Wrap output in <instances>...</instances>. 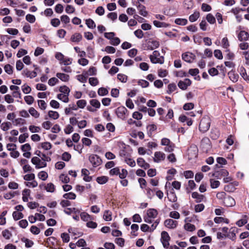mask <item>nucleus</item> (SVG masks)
<instances>
[{
	"label": "nucleus",
	"instance_id": "a19ab883",
	"mask_svg": "<svg viewBox=\"0 0 249 249\" xmlns=\"http://www.w3.org/2000/svg\"><path fill=\"white\" fill-rule=\"evenodd\" d=\"M59 91H60V92L63 93L64 94L69 95V93L70 92V89L67 86H61L60 87Z\"/></svg>",
	"mask_w": 249,
	"mask_h": 249
},
{
	"label": "nucleus",
	"instance_id": "f257e3e1",
	"mask_svg": "<svg viewBox=\"0 0 249 249\" xmlns=\"http://www.w3.org/2000/svg\"><path fill=\"white\" fill-rule=\"evenodd\" d=\"M151 62L153 64H162L164 62V57L160 55V53L158 51H154L152 54L149 56Z\"/></svg>",
	"mask_w": 249,
	"mask_h": 249
},
{
	"label": "nucleus",
	"instance_id": "864d4df0",
	"mask_svg": "<svg viewBox=\"0 0 249 249\" xmlns=\"http://www.w3.org/2000/svg\"><path fill=\"white\" fill-rule=\"evenodd\" d=\"M5 71L8 74L13 73V67L10 64H6L4 67Z\"/></svg>",
	"mask_w": 249,
	"mask_h": 249
},
{
	"label": "nucleus",
	"instance_id": "e433bc0d",
	"mask_svg": "<svg viewBox=\"0 0 249 249\" xmlns=\"http://www.w3.org/2000/svg\"><path fill=\"white\" fill-rule=\"evenodd\" d=\"M12 215L15 220H18L23 217V213L20 212H14Z\"/></svg>",
	"mask_w": 249,
	"mask_h": 249
},
{
	"label": "nucleus",
	"instance_id": "0e129e2a",
	"mask_svg": "<svg viewBox=\"0 0 249 249\" xmlns=\"http://www.w3.org/2000/svg\"><path fill=\"white\" fill-rule=\"evenodd\" d=\"M204 205L203 204L196 205L195 207V211L196 213L202 211L204 209Z\"/></svg>",
	"mask_w": 249,
	"mask_h": 249
},
{
	"label": "nucleus",
	"instance_id": "4be33fe9",
	"mask_svg": "<svg viewBox=\"0 0 249 249\" xmlns=\"http://www.w3.org/2000/svg\"><path fill=\"white\" fill-rule=\"evenodd\" d=\"M147 214L148 217L154 218L158 215V212L156 209H149L147 210Z\"/></svg>",
	"mask_w": 249,
	"mask_h": 249
},
{
	"label": "nucleus",
	"instance_id": "f8f14e48",
	"mask_svg": "<svg viewBox=\"0 0 249 249\" xmlns=\"http://www.w3.org/2000/svg\"><path fill=\"white\" fill-rule=\"evenodd\" d=\"M159 42L156 40H149L146 44L147 50H153L159 47Z\"/></svg>",
	"mask_w": 249,
	"mask_h": 249
},
{
	"label": "nucleus",
	"instance_id": "1a4fd4ad",
	"mask_svg": "<svg viewBox=\"0 0 249 249\" xmlns=\"http://www.w3.org/2000/svg\"><path fill=\"white\" fill-rule=\"evenodd\" d=\"M191 81L188 78H186L184 81H179L178 83V87L182 90H185L188 86L191 85Z\"/></svg>",
	"mask_w": 249,
	"mask_h": 249
},
{
	"label": "nucleus",
	"instance_id": "b1692460",
	"mask_svg": "<svg viewBox=\"0 0 249 249\" xmlns=\"http://www.w3.org/2000/svg\"><path fill=\"white\" fill-rule=\"evenodd\" d=\"M153 24L155 26L158 28L164 27L166 28L169 26V24L163 22H160L157 20L153 21Z\"/></svg>",
	"mask_w": 249,
	"mask_h": 249
},
{
	"label": "nucleus",
	"instance_id": "bb28decb",
	"mask_svg": "<svg viewBox=\"0 0 249 249\" xmlns=\"http://www.w3.org/2000/svg\"><path fill=\"white\" fill-rule=\"evenodd\" d=\"M138 9L139 10V13L140 15L143 17H146L147 12L145 10V6L139 4L138 6Z\"/></svg>",
	"mask_w": 249,
	"mask_h": 249
},
{
	"label": "nucleus",
	"instance_id": "f704fd0d",
	"mask_svg": "<svg viewBox=\"0 0 249 249\" xmlns=\"http://www.w3.org/2000/svg\"><path fill=\"white\" fill-rule=\"evenodd\" d=\"M57 98L62 100L64 103H68L69 102L68 95L60 93L57 95Z\"/></svg>",
	"mask_w": 249,
	"mask_h": 249
},
{
	"label": "nucleus",
	"instance_id": "0eeeda50",
	"mask_svg": "<svg viewBox=\"0 0 249 249\" xmlns=\"http://www.w3.org/2000/svg\"><path fill=\"white\" fill-rule=\"evenodd\" d=\"M222 203L225 206L232 207L235 205V201L233 197L227 195L222 202Z\"/></svg>",
	"mask_w": 249,
	"mask_h": 249
},
{
	"label": "nucleus",
	"instance_id": "e2e57ef3",
	"mask_svg": "<svg viewBox=\"0 0 249 249\" xmlns=\"http://www.w3.org/2000/svg\"><path fill=\"white\" fill-rule=\"evenodd\" d=\"M51 23L53 26L56 27L60 25V21L58 18H54L51 20Z\"/></svg>",
	"mask_w": 249,
	"mask_h": 249
},
{
	"label": "nucleus",
	"instance_id": "6e6552de",
	"mask_svg": "<svg viewBox=\"0 0 249 249\" xmlns=\"http://www.w3.org/2000/svg\"><path fill=\"white\" fill-rule=\"evenodd\" d=\"M127 112V109L123 106L118 107L116 110V113L118 117L122 119L125 118V114Z\"/></svg>",
	"mask_w": 249,
	"mask_h": 249
},
{
	"label": "nucleus",
	"instance_id": "5fc2aeb1",
	"mask_svg": "<svg viewBox=\"0 0 249 249\" xmlns=\"http://www.w3.org/2000/svg\"><path fill=\"white\" fill-rule=\"evenodd\" d=\"M108 92L107 89L105 88H100L98 89V94L100 96H104L108 94Z\"/></svg>",
	"mask_w": 249,
	"mask_h": 249
},
{
	"label": "nucleus",
	"instance_id": "8fccbe9b",
	"mask_svg": "<svg viewBox=\"0 0 249 249\" xmlns=\"http://www.w3.org/2000/svg\"><path fill=\"white\" fill-rule=\"evenodd\" d=\"M227 196L225 192H221L216 194V197L222 202Z\"/></svg>",
	"mask_w": 249,
	"mask_h": 249
},
{
	"label": "nucleus",
	"instance_id": "052dcab7",
	"mask_svg": "<svg viewBox=\"0 0 249 249\" xmlns=\"http://www.w3.org/2000/svg\"><path fill=\"white\" fill-rule=\"evenodd\" d=\"M64 7L61 4H57L55 7V11L58 14L62 13L63 11Z\"/></svg>",
	"mask_w": 249,
	"mask_h": 249
},
{
	"label": "nucleus",
	"instance_id": "58836bf2",
	"mask_svg": "<svg viewBox=\"0 0 249 249\" xmlns=\"http://www.w3.org/2000/svg\"><path fill=\"white\" fill-rule=\"evenodd\" d=\"M118 79L123 83H126L127 81V76L122 73H119L117 75Z\"/></svg>",
	"mask_w": 249,
	"mask_h": 249
},
{
	"label": "nucleus",
	"instance_id": "2f4dec72",
	"mask_svg": "<svg viewBox=\"0 0 249 249\" xmlns=\"http://www.w3.org/2000/svg\"><path fill=\"white\" fill-rule=\"evenodd\" d=\"M64 212L65 213L67 214H71V213H79L80 210L75 208H67L66 210H64Z\"/></svg>",
	"mask_w": 249,
	"mask_h": 249
},
{
	"label": "nucleus",
	"instance_id": "cd10ccee",
	"mask_svg": "<svg viewBox=\"0 0 249 249\" xmlns=\"http://www.w3.org/2000/svg\"><path fill=\"white\" fill-rule=\"evenodd\" d=\"M200 14L199 12H195L194 14L189 16V19L191 22L196 21L199 17Z\"/></svg>",
	"mask_w": 249,
	"mask_h": 249
},
{
	"label": "nucleus",
	"instance_id": "72a5a7b5",
	"mask_svg": "<svg viewBox=\"0 0 249 249\" xmlns=\"http://www.w3.org/2000/svg\"><path fill=\"white\" fill-rule=\"evenodd\" d=\"M175 22L178 25H185L187 23L188 21L185 18H178L175 19Z\"/></svg>",
	"mask_w": 249,
	"mask_h": 249
},
{
	"label": "nucleus",
	"instance_id": "f3484780",
	"mask_svg": "<svg viewBox=\"0 0 249 249\" xmlns=\"http://www.w3.org/2000/svg\"><path fill=\"white\" fill-rule=\"evenodd\" d=\"M89 171L86 169H83L82 170V174L84 176L83 179L85 181L89 182L92 179L91 177L89 176Z\"/></svg>",
	"mask_w": 249,
	"mask_h": 249
},
{
	"label": "nucleus",
	"instance_id": "20e7f679",
	"mask_svg": "<svg viewBox=\"0 0 249 249\" xmlns=\"http://www.w3.org/2000/svg\"><path fill=\"white\" fill-rule=\"evenodd\" d=\"M170 240V237L168 233L165 231H163L161 233V242L164 248L168 249L169 248Z\"/></svg>",
	"mask_w": 249,
	"mask_h": 249
},
{
	"label": "nucleus",
	"instance_id": "338daca9",
	"mask_svg": "<svg viewBox=\"0 0 249 249\" xmlns=\"http://www.w3.org/2000/svg\"><path fill=\"white\" fill-rule=\"evenodd\" d=\"M168 74V71L166 70L160 69L158 70V75L160 77H165Z\"/></svg>",
	"mask_w": 249,
	"mask_h": 249
},
{
	"label": "nucleus",
	"instance_id": "5701e85b",
	"mask_svg": "<svg viewBox=\"0 0 249 249\" xmlns=\"http://www.w3.org/2000/svg\"><path fill=\"white\" fill-rule=\"evenodd\" d=\"M192 196L193 198L196 199V202H201L204 198V196L197 192H193Z\"/></svg>",
	"mask_w": 249,
	"mask_h": 249
},
{
	"label": "nucleus",
	"instance_id": "bf43d9fd",
	"mask_svg": "<svg viewBox=\"0 0 249 249\" xmlns=\"http://www.w3.org/2000/svg\"><path fill=\"white\" fill-rule=\"evenodd\" d=\"M30 231L35 235L39 234L40 231V229L36 226H32L30 228Z\"/></svg>",
	"mask_w": 249,
	"mask_h": 249
},
{
	"label": "nucleus",
	"instance_id": "aec40b11",
	"mask_svg": "<svg viewBox=\"0 0 249 249\" xmlns=\"http://www.w3.org/2000/svg\"><path fill=\"white\" fill-rule=\"evenodd\" d=\"M82 38V36L80 34L75 33L71 36V40L74 42H79Z\"/></svg>",
	"mask_w": 249,
	"mask_h": 249
},
{
	"label": "nucleus",
	"instance_id": "4c0bfd02",
	"mask_svg": "<svg viewBox=\"0 0 249 249\" xmlns=\"http://www.w3.org/2000/svg\"><path fill=\"white\" fill-rule=\"evenodd\" d=\"M177 89L176 85L175 83H171L168 86V90L167 91V93L170 94L172 92L174 91Z\"/></svg>",
	"mask_w": 249,
	"mask_h": 249
},
{
	"label": "nucleus",
	"instance_id": "c756f323",
	"mask_svg": "<svg viewBox=\"0 0 249 249\" xmlns=\"http://www.w3.org/2000/svg\"><path fill=\"white\" fill-rule=\"evenodd\" d=\"M29 112L33 117H35V118H37L39 117V113L33 107L30 108L29 109Z\"/></svg>",
	"mask_w": 249,
	"mask_h": 249
},
{
	"label": "nucleus",
	"instance_id": "9d476101",
	"mask_svg": "<svg viewBox=\"0 0 249 249\" xmlns=\"http://www.w3.org/2000/svg\"><path fill=\"white\" fill-rule=\"evenodd\" d=\"M196 58V55L193 53H186L182 54V58L185 61L191 63Z\"/></svg>",
	"mask_w": 249,
	"mask_h": 249
},
{
	"label": "nucleus",
	"instance_id": "393cba45",
	"mask_svg": "<svg viewBox=\"0 0 249 249\" xmlns=\"http://www.w3.org/2000/svg\"><path fill=\"white\" fill-rule=\"evenodd\" d=\"M77 79L82 83H85L87 82L88 74L85 72L84 74H79L77 75Z\"/></svg>",
	"mask_w": 249,
	"mask_h": 249
},
{
	"label": "nucleus",
	"instance_id": "ddd939ff",
	"mask_svg": "<svg viewBox=\"0 0 249 249\" xmlns=\"http://www.w3.org/2000/svg\"><path fill=\"white\" fill-rule=\"evenodd\" d=\"M178 224L177 221L173 220L172 219H166L164 221L165 226L170 229H175L176 228Z\"/></svg>",
	"mask_w": 249,
	"mask_h": 249
},
{
	"label": "nucleus",
	"instance_id": "9b49d317",
	"mask_svg": "<svg viewBox=\"0 0 249 249\" xmlns=\"http://www.w3.org/2000/svg\"><path fill=\"white\" fill-rule=\"evenodd\" d=\"M165 158V154L161 152H156L154 154V158L153 160L155 162H160L164 160Z\"/></svg>",
	"mask_w": 249,
	"mask_h": 249
},
{
	"label": "nucleus",
	"instance_id": "680f3d73",
	"mask_svg": "<svg viewBox=\"0 0 249 249\" xmlns=\"http://www.w3.org/2000/svg\"><path fill=\"white\" fill-rule=\"evenodd\" d=\"M194 107V105L192 103H186L184 105L183 108L185 110H189Z\"/></svg>",
	"mask_w": 249,
	"mask_h": 249
},
{
	"label": "nucleus",
	"instance_id": "f03ea898",
	"mask_svg": "<svg viewBox=\"0 0 249 249\" xmlns=\"http://www.w3.org/2000/svg\"><path fill=\"white\" fill-rule=\"evenodd\" d=\"M211 124L210 119L208 116H205L202 118L199 125V129L204 133L210 128Z\"/></svg>",
	"mask_w": 249,
	"mask_h": 249
},
{
	"label": "nucleus",
	"instance_id": "774afa93",
	"mask_svg": "<svg viewBox=\"0 0 249 249\" xmlns=\"http://www.w3.org/2000/svg\"><path fill=\"white\" fill-rule=\"evenodd\" d=\"M24 100L26 103L28 105H31L34 102V98L32 96L27 95L24 97Z\"/></svg>",
	"mask_w": 249,
	"mask_h": 249
},
{
	"label": "nucleus",
	"instance_id": "69168bd1",
	"mask_svg": "<svg viewBox=\"0 0 249 249\" xmlns=\"http://www.w3.org/2000/svg\"><path fill=\"white\" fill-rule=\"evenodd\" d=\"M214 56L218 59H222L223 58V55L221 51L219 50H215L214 51Z\"/></svg>",
	"mask_w": 249,
	"mask_h": 249
},
{
	"label": "nucleus",
	"instance_id": "49530a36",
	"mask_svg": "<svg viewBox=\"0 0 249 249\" xmlns=\"http://www.w3.org/2000/svg\"><path fill=\"white\" fill-rule=\"evenodd\" d=\"M219 136V132L217 129L213 130L211 133V137L213 140H216Z\"/></svg>",
	"mask_w": 249,
	"mask_h": 249
},
{
	"label": "nucleus",
	"instance_id": "de8ad7c7",
	"mask_svg": "<svg viewBox=\"0 0 249 249\" xmlns=\"http://www.w3.org/2000/svg\"><path fill=\"white\" fill-rule=\"evenodd\" d=\"M11 126V123L10 122H5L2 123L0 127L1 129L3 131H7L9 129Z\"/></svg>",
	"mask_w": 249,
	"mask_h": 249
},
{
	"label": "nucleus",
	"instance_id": "4468645a",
	"mask_svg": "<svg viewBox=\"0 0 249 249\" xmlns=\"http://www.w3.org/2000/svg\"><path fill=\"white\" fill-rule=\"evenodd\" d=\"M210 140L208 138H204L202 140L201 146L204 151L207 152L208 149L210 148Z\"/></svg>",
	"mask_w": 249,
	"mask_h": 249
},
{
	"label": "nucleus",
	"instance_id": "09e8293b",
	"mask_svg": "<svg viewBox=\"0 0 249 249\" xmlns=\"http://www.w3.org/2000/svg\"><path fill=\"white\" fill-rule=\"evenodd\" d=\"M38 178L42 180H45L48 177V174L45 171H41L38 174Z\"/></svg>",
	"mask_w": 249,
	"mask_h": 249
},
{
	"label": "nucleus",
	"instance_id": "7c9ffc66",
	"mask_svg": "<svg viewBox=\"0 0 249 249\" xmlns=\"http://www.w3.org/2000/svg\"><path fill=\"white\" fill-rule=\"evenodd\" d=\"M97 182L100 184H104L108 181V178L106 176H102L97 178Z\"/></svg>",
	"mask_w": 249,
	"mask_h": 249
},
{
	"label": "nucleus",
	"instance_id": "39448f33",
	"mask_svg": "<svg viewBox=\"0 0 249 249\" xmlns=\"http://www.w3.org/2000/svg\"><path fill=\"white\" fill-rule=\"evenodd\" d=\"M31 162L33 164L36 165V169L43 168L47 166L46 162L41 161L40 159L37 157L32 158Z\"/></svg>",
	"mask_w": 249,
	"mask_h": 249
},
{
	"label": "nucleus",
	"instance_id": "13d9d810",
	"mask_svg": "<svg viewBox=\"0 0 249 249\" xmlns=\"http://www.w3.org/2000/svg\"><path fill=\"white\" fill-rule=\"evenodd\" d=\"M89 83L92 86H95L98 85V81L97 78L95 77H90L89 79Z\"/></svg>",
	"mask_w": 249,
	"mask_h": 249
},
{
	"label": "nucleus",
	"instance_id": "7ed1b4c3",
	"mask_svg": "<svg viewBox=\"0 0 249 249\" xmlns=\"http://www.w3.org/2000/svg\"><path fill=\"white\" fill-rule=\"evenodd\" d=\"M89 160L93 167H98L102 163L101 159L95 154L90 155L89 156Z\"/></svg>",
	"mask_w": 249,
	"mask_h": 249
},
{
	"label": "nucleus",
	"instance_id": "412c9836",
	"mask_svg": "<svg viewBox=\"0 0 249 249\" xmlns=\"http://www.w3.org/2000/svg\"><path fill=\"white\" fill-rule=\"evenodd\" d=\"M229 78L233 82H236L238 79V75L234 73L233 71H230L228 73Z\"/></svg>",
	"mask_w": 249,
	"mask_h": 249
},
{
	"label": "nucleus",
	"instance_id": "c85d7f7f",
	"mask_svg": "<svg viewBox=\"0 0 249 249\" xmlns=\"http://www.w3.org/2000/svg\"><path fill=\"white\" fill-rule=\"evenodd\" d=\"M80 217L82 220L85 221H88L91 219V216L86 212H82L80 213Z\"/></svg>",
	"mask_w": 249,
	"mask_h": 249
},
{
	"label": "nucleus",
	"instance_id": "37998d69",
	"mask_svg": "<svg viewBox=\"0 0 249 249\" xmlns=\"http://www.w3.org/2000/svg\"><path fill=\"white\" fill-rule=\"evenodd\" d=\"M77 107L80 108H84L87 105V102L85 100L82 99L77 101Z\"/></svg>",
	"mask_w": 249,
	"mask_h": 249
},
{
	"label": "nucleus",
	"instance_id": "6ab92c4d",
	"mask_svg": "<svg viewBox=\"0 0 249 249\" xmlns=\"http://www.w3.org/2000/svg\"><path fill=\"white\" fill-rule=\"evenodd\" d=\"M56 76L61 80L64 82H67L69 80V75L63 73H57Z\"/></svg>",
	"mask_w": 249,
	"mask_h": 249
},
{
	"label": "nucleus",
	"instance_id": "a211bd4d",
	"mask_svg": "<svg viewBox=\"0 0 249 249\" xmlns=\"http://www.w3.org/2000/svg\"><path fill=\"white\" fill-rule=\"evenodd\" d=\"M157 126L155 124H149L147 126V134L149 136H151L153 132L157 130Z\"/></svg>",
	"mask_w": 249,
	"mask_h": 249
},
{
	"label": "nucleus",
	"instance_id": "603ef678",
	"mask_svg": "<svg viewBox=\"0 0 249 249\" xmlns=\"http://www.w3.org/2000/svg\"><path fill=\"white\" fill-rule=\"evenodd\" d=\"M206 19L210 24H213L215 22V18L211 14H208L207 15Z\"/></svg>",
	"mask_w": 249,
	"mask_h": 249
},
{
	"label": "nucleus",
	"instance_id": "dca6fc26",
	"mask_svg": "<svg viewBox=\"0 0 249 249\" xmlns=\"http://www.w3.org/2000/svg\"><path fill=\"white\" fill-rule=\"evenodd\" d=\"M249 35L248 32L245 31H241L238 35V39L242 41H246L248 39Z\"/></svg>",
	"mask_w": 249,
	"mask_h": 249
},
{
	"label": "nucleus",
	"instance_id": "c9c22d12",
	"mask_svg": "<svg viewBox=\"0 0 249 249\" xmlns=\"http://www.w3.org/2000/svg\"><path fill=\"white\" fill-rule=\"evenodd\" d=\"M86 24L89 28L91 29H93L96 26L94 21L90 18H89L86 20Z\"/></svg>",
	"mask_w": 249,
	"mask_h": 249
},
{
	"label": "nucleus",
	"instance_id": "a18cd8bd",
	"mask_svg": "<svg viewBox=\"0 0 249 249\" xmlns=\"http://www.w3.org/2000/svg\"><path fill=\"white\" fill-rule=\"evenodd\" d=\"M63 197L66 199H74L76 198V195L72 192L66 193L63 195Z\"/></svg>",
	"mask_w": 249,
	"mask_h": 249
},
{
	"label": "nucleus",
	"instance_id": "a878e982",
	"mask_svg": "<svg viewBox=\"0 0 249 249\" xmlns=\"http://www.w3.org/2000/svg\"><path fill=\"white\" fill-rule=\"evenodd\" d=\"M103 218L107 221H111L112 219V213L109 210H106L103 215Z\"/></svg>",
	"mask_w": 249,
	"mask_h": 249
},
{
	"label": "nucleus",
	"instance_id": "4d7b16f0",
	"mask_svg": "<svg viewBox=\"0 0 249 249\" xmlns=\"http://www.w3.org/2000/svg\"><path fill=\"white\" fill-rule=\"evenodd\" d=\"M72 59L68 57H64V59L62 62H60V63L63 64L64 65H69L72 63Z\"/></svg>",
	"mask_w": 249,
	"mask_h": 249
},
{
	"label": "nucleus",
	"instance_id": "473e14b6",
	"mask_svg": "<svg viewBox=\"0 0 249 249\" xmlns=\"http://www.w3.org/2000/svg\"><path fill=\"white\" fill-rule=\"evenodd\" d=\"M48 115L50 118L54 120L58 119L59 117V113L57 112L52 110L48 112Z\"/></svg>",
	"mask_w": 249,
	"mask_h": 249
},
{
	"label": "nucleus",
	"instance_id": "2eb2a0df",
	"mask_svg": "<svg viewBox=\"0 0 249 249\" xmlns=\"http://www.w3.org/2000/svg\"><path fill=\"white\" fill-rule=\"evenodd\" d=\"M22 75L26 76L27 77L33 78L36 76L37 73L35 71H30L27 69H25L22 72Z\"/></svg>",
	"mask_w": 249,
	"mask_h": 249
},
{
	"label": "nucleus",
	"instance_id": "423d86ee",
	"mask_svg": "<svg viewBox=\"0 0 249 249\" xmlns=\"http://www.w3.org/2000/svg\"><path fill=\"white\" fill-rule=\"evenodd\" d=\"M228 175L229 172L227 170L221 169L213 173L212 174V176L217 178V179H220L222 177H225L228 176Z\"/></svg>",
	"mask_w": 249,
	"mask_h": 249
},
{
	"label": "nucleus",
	"instance_id": "ea45409f",
	"mask_svg": "<svg viewBox=\"0 0 249 249\" xmlns=\"http://www.w3.org/2000/svg\"><path fill=\"white\" fill-rule=\"evenodd\" d=\"M45 188L47 192L53 193L55 190V187L53 183H48L47 186H45Z\"/></svg>",
	"mask_w": 249,
	"mask_h": 249
},
{
	"label": "nucleus",
	"instance_id": "79ce46f5",
	"mask_svg": "<svg viewBox=\"0 0 249 249\" xmlns=\"http://www.w3.org/2000/svg\"><path fill=\"white\" fill-rule=\"evenodd\" d=\"M211 187L213 188H216L220 185V182L218 180H215L213 179H210Z\"/></svg>",
	"mask_w": 249,
	"mask_h": 249
},
{
	"label": "nucleus",
	"instance_id": "6e6d98bb",
	"mask_svg": "<svg viewBox=\"0 0 249 249\" xmlns=\"http://www.w3.org/2000/svg\"><path fill=\"white\" fill-rule=\"evenodd\" d=\"M175 148V144L172 142L166 146L164 148V151L167 152H172Z\"/></svg>",
	"mask_w": 249,
	"mask_h": 249
},
{
	"label": "nucleus",
	"instance_id": "3c124183",
	"mask_svg": "<svg viewBox=\"0 0 249 249\" xmlns=\"http://www.w3.org/2000/svg\"><path fill=\"white\" fill-rule=\"evenodd\" d=\"M90 104L92 106L97 108H99L100 107V102L96 99H92L90 101Z\"/></svg>",
	"mask_w": 249,
	"mask_h": 249
},
{
	"label": "nucleus",
	"instance_id": "c03bdc74",
	"mask_svg": "<svg viewBox=\"0 0 249 249\" xmlns=\"http://www.w3.org/2000/svg\"><path fill=\"white\" fill-rule=\"evenodd\" d=\"M184 229L189 231H193L195 230V226L190 223H187L184 225Z\"/></svg>",
	"mask_w": 249,
	"mask_h": 249
}]
</instances>
